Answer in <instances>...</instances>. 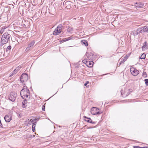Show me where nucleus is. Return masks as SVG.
Returning a JSON list of instances; mask_svg holds the SVG:
<instances>
[{"label":"nucleus","mask_w":148,"mask_h":148,"mask_svg":"<svg viewBox=\"0 0 148 148\" xmlns=\"http://www.w3.org/2000/svg\"><path fill=\"white\" fill-rule=\"evenodd\" d=\"M5 121L7 122H9L12 119V116L11 115H6L4 118Z\"/></svg>","instance_id":"1a4fd4ad"},{"label":"nucleus","mask_w":148,"mask_h":148,"mask_svg":"<svg viewBox=\"0 0 148 148\" xmlns=\"http://www.w3.org/2000/svg\"><path fill=\"white\" fill-rule=\"evenodd\" d=\"M73 37H72V36H70L68 38H63V39H62L60 40V42L61 43L63 42H66V41H67L68 40H69L71 39Z\"/></svg>","instance_id":"f8f14e48"},{"label":"nucleus","mask_w":148,"mask_h":148,"mask_svg":"<svg viewBox=\"0 0 148 148\" xmlns=\"http://www.w3.org/2000/svg\"><path fill=\"white\" fill-rule=\"evenodd\" d=\"M86 55L89 60H92V58L93 56V54L91 52H86Z\"/></svg>","instance_id":"9b49d317"},{"label":"nucleus","mask_w":148,"mask_h":148,"mask_svg":"<svg viewBox=\"0 0 148 148\" xmlns=\"http://www.w3.org/2000/svg\"><path fill=\"white\" fill-rule=\"evenodd\" d=\"M17 96V94L14 92H11L10 96L8 97V99L9 100L12 102H14Z\"/></svg>","instance_id":"423d86ee"},{"label":"nucleus","mask_w":148,"mask_h":148,"mask_svg":"<svg viewBox=\"0 0 148 148\" xmlns=\"http://www.w3.org/2000/svg\"><path fill=\"white\" fill-rule=\"evenodd\" d=\"M13 73H14V74H15L17 72H16V71H15V70L12 72Z\"/></svg>","instance_id":"72a5a7b5"},{"label":"nucleus","mask_w":148,"mask_h":148,"mask_svg":"<svg viewBox=\"0 0 148 148\" xmlns=\"http://www.w3.org/2000/svg\"><path fill=\"white\" fill-rule=\"evenodd\" d=\"M143 148V147H139V148Z\"/></svg>","instance_id":"4c0bfd02"},{"label":"nucleus","mask_w":148,"mask_h":148,"mask_svg":"<svg viewBox=\"0 0 148 148\" xmlns=\"http://www.w3.org/2000/svg\"><path fill=\"white\" fill-rule=\"evenodd\" d=\"M21 68V66H18L16 68V69H15V71H16V72H17V71Z\"/></svg>","instance_id":"5701e85b"},{"label":"nucleus","mask_w":148,"mask_h":148,"mask_svg":"<svg viewBox=\"0 0 148 148\" xmlns=\"http://www.w3.org/2000/svg\"><path fill=\"white\" fill-rule=\"evenodd\" d=\"M146 55L144 53H143L140 56V58L141 59H144L145 58Z\"/></svg>","instance_id":"aec40b11"},{"label":"nucleus","mask_w":148,"mask_h":148,"mask_svg":"<svg viewBox=\"0 0 148 148\" xmlns=\"http://www.w3.org/2000/svg\"><path fill=\"white\" fill-rule=\"evenodd\" d=\"M82 43L83 45H84L85 46H87L88 45V44L87 41H86L85 40H82Z\"/></svg>","instance_id":"f3484780"},{"label":"nucleus","mask_w":148,"mask_h":148,"mask_svg":"<svg viewBox=\"0 0 148 148\" xmlns=\"http://www.w3.org/2000/svg\"><path fill=\"white\" fill-rule=\"evenodd\" d=\"M35 42L34 40L31 41L29 44L28 46L26 49V50L28 51L30 48H32L33 46L34 45Z\"/></svg>","instance_id":"9d476101"},{"label":"nucleus","mask_w":148,"mask_h":148,"mask_svg":"<svg viewBox=\"0 0 148 148\" xmlns=\"http://www.w3.org/2000/svg\"><path fill=\"white\" fill-rule=\"evenodd\" d=\"M36 125V122L33 123L32 125V130L33 132L35 131V126Z\"/></svg>","instance_id":"dca6fc26"},{"label":"nucleus","mask_w":148,"mask_h":148,"mask_svg":"<svg viewBox=\"0 0 148 148\" xmlns=\"http://www.w3.org/2000/svg\"><path fill=\"white\" fill-rule=\"evenodd\" d=\"M22 107L23 108H25L26 107V106H27V102H26V103H25V102H22Z\"/></svg>","instance_id":"4be33fe9"},{"label":"nucleus","mask_w":148,"mask_h":148,"mask_svg":"<svg viewBox=\"0 0 148 148\" xmlns=\"http://www.w3.org/2000/svg\"><path fill=\"white\" fill-rule=\"evenodd\" d=\"M4 31V29H1L0 31V33L1 34H2Z\"/></svg>","instance_id":"a878e982"},{"label":"nucleus","mask_w":148,"mask_h":148,"mask_svg":"<svg viewBox=\"0 0 148 148\" xmlns=\"http://www.w3.org/2000/svg\"><path fill=\"white\" fill-rule=\"evenodd\" d=\"M14 74V73H13L12 72V74L9 75V77H11V76H12Z\"/></svg>","instance_id":"473e14b6"},{"label":"nucleus","mask_w":148,"mask_h":148,"mask_svg":"<svg viewBox=\"0 0 148 148\" xmlns=\"http://www.w3.org/2000/svg\"><path fill=\"white\" fill-rule=\"evenodd\" d=\"M125 61V59H123L122 61L123 62V63H124Z\"/></svg>","instance_id":"f704fd0d"},{"label":"nucleus","mask_w":148,"mask_h":148,"mask_svg":"<svg viewBox=\"0 0 148 148\" xmlns=\"http://www.w3.org/2000/svg\"><path fill=\"white\" fill-rule=\"evenodd\" d=\"M132 91V89H124L123 90H121V94L122 96L124 97H126L130 94Z\"/></svg>","instance_id":"7ed1b4c3"},{"label":"nucleus","mask_w":148,"mask_h":148,"mask_svg":"<svg viewBox=\"0 0 148 148\" xmlns=\"http://www.w3.org/2000/svg\"><path fill=\"white\" fill-rule=\"evenodd\" d=\"M130 72L134 76H136L139 73V71L136 68L131 67L130 68Z\"/></svg>","instance_id":"6e6552de"},{"label":"nucleus","mask_w":148,"mask_h":148,"mask_svg":"<svg viewBox=\"0 0 148 148\" xmlns=\"http://www.w3.org/2000/svg\"><path fill=\"white\" fill-rule=\"evenodd\" d=\"M89 82L88 81H87L86 83L84 84V86H86L87 85V84H88Z\"/></svg>","instance_id":"c756f323"},{"label":"nucleus","mask_w":148,"mask_h":148,"mask_svg":"<svg viewBox=\"0 0 148 148\" xmlns=\"http://www.w3.org/2000/svg\"><path fill=\"white\" fill-rule=\"evenodd\" d=\"M84 117L86 119L85 120V121L88 123H90L92 124L96 123L95 122H93L91 119L90 118H87L86 116H84Z\"/></svg>","instance_id":"ddd939ff"},{"label":"nucleus","mask_w":148,"mask_h":148,"mask_svg":"<svg viewBox=\"0 0 148 148\" xmlns=\"http://www.w3.org/2000/svg\"><path fill=\"white\" fill-rule=\"evenodd\" d=\"M28 79V75L26 73L23 74L20 77V80L23 83L27 81Z\"/></svg>","instance_id":"0eeeda50"},{"label":"nucleus","mask_w":148,"mask_h":148,"mask_svg":"<svg viewBox=\"0 0 148 148\" xmlns=\"http://www.w3.org/2000/svg\"><path fill=\"white\" fill-rule=\"evenodd\" d=\"M79 1H82V0H79Z\"/></svg>","instance_id":"58836bf2"},{"label":"nucleus","mask_w":148,"mask_h":148,"mask_svg":"<svg viewBox=\"0 0 148 148\" xmlns=\"http://www.w3.org/2000/svg\"><path fill=\"white\" fill-rule=\"evenodd\" d=\"M88 63L89 64H88L90 66V67H91V65L92 64H91V62H88Z\"/></svg>","instance_id":"2f4dec72"},{"label":"nucleus","mask_w":148,"mask_h":148,"mask_svg":"<svg viewBox=\"0 0 148 148\" xmlns=\"http://www.w3.org/2000/svg\"><path fill=\"white\" fill-rule=\"evenodd\" d=\"M67 32L69 33H71L73 31V28L71 27H69L67 30Z\"/></svg>","instance_id":"a211bd4d"},{"label":"nucleus","mask_w":148,"mask_h":148,"mask_svg":"<svg viewBox=\"0 0 148 148\" xmlns=\"http://www.w3.org/2000/svg\"><path fill=\"white\" fill-rule=\"evenodd\" d=\"M20 95L21 97L24 99L23 102L28 101L30 98L29 91L26 86H23V89L20 92Z\"/></svg>","instance_id":"f257e3e1"},{"label":"nucleus","mask_w":148,"mask_h":148,"mask_svg":"<svg viewBox=\"0 0 148 148\" xmlns=\"http://www.w3.org/2000/svg\"><path fill=\"white\" fill-rule=\"evenodd\" d=\"M143 75H147L146 73L145 72H143Z\"/></svg>","instance_id":"c9c22d12"},{"label":"nucleus","mask_w":148,"mask_h":148,"mask_svg":"<svg viewBox=\"0 0 148 148\" xmlns=\"http://www.w3.org/2000/svg\"><path fill=\"white\" fill-rule=\"evenodd\" d=\"M123 63V62H122V61L120 62L119 63V66L120 65H121V64Z\"/></svg>","instance_id":"c85d7f7f"},{"label":"nucleus","mask_w":148,"mask_h":148,"mask_svg":"<svg viewBox=\"0 0 148 148\" xmlns=\"http://www.w3.org/2000/svg\"><path fill=\"white\" fill-rule=\"evenodd\" d=\"M143 5L142 4L140 3H136L135 6L136 7V8H142L143 7Z\"/></svg>","instance_id":"2eb2a0df"},{"label":"nucleus","mask_w":148,"mask_h":148,"mask_svg":"<svg viewBox=\"0 0 148 148\" xmlns=\"http://www.w3.org/2000/svg\"><path fill=\"white\" fill-rule=\"evenodd\" d=\"M11 47L10 45L8 46L7 47V49L9 50H10L11 49Z\"/></svg>","instance_id":"cd10ccee"},{"label":"nucleus","mask_w":148,"mask_h":148,"mask_svg":"<svg viewBox=\"0 0 148 148\" xmlns=\"http://www.w3.org/2000/svg\"><path fill=\"white\" fill-rule=\"evenodd\" d=\"M32 122H33V120L32 119H30V120H29V122L28 124L29 125Z\"/></svg>","instance_id":"bb28decb"},{"label":"nucleus","mask_w":148,"mask_h":148,"mask_svg":"<svg viewBox=\"0 0 148 148\" xmlns=\"http://www.w3.org/2000/svg\"><path fill=\"white\" fill-rule=\"evenodd\" d=\"M11 37V35L8 32H6L3 34L1 38V45L7 43L10 41Z\"/></svg>","instance_id":"f03ea898"},{"label":"nucleus","mask_w":148,"mask_h":148,"mask_svg":"<svg viewBox=\"0 0 148 148\" xmlns=\"http://www.w3.org/2000/svg\"><path fill=\"white\" fill-rule=\"evenodd\" d=\"M145 81L146 85L148 86V79H145Z\"/></svg>","instance_id":"b1692460"},{"label":"nucleus","mask_w":148,"mask_h":148,"mask_svg":"<svg viewBox=\"0 0 148 148\" xmlns=\"http://www.w3.org/2000/svg\"><path fill=\"white\" fill-rule=\"evenodd\" d=\"M133 147L134 148H139V147L138 146H134Z\"/></svg>","instance_id":"7c9ffc66"},{"label":"nucleus","mask_w":148,"mask_h":148,"mask_svg":"<svg viewBox=\"0 0 148 148\" xmlns=\"http://www.w3.org/2000/svg\"><path fill=\"white\" fill-rule=\"evenodd\" d=\"M143 148H148V147H144Z\"/></svg>","instance_id":"e433bc0d"},{"label":"nucleus","mask_w":148,"mask_h":148,"mask_svg":"<svg viewBox=\"0 0 148 148\" xmlns=\"http://www.w3.org/2000/svg\"><path fill=\"white\" fill-rule=\"evenodd\" d=\"M62 27L63 26L62 25H59L53 32V34L57 35L60 34L61 32Z\"/></svg>","instance_id":"20e7f679"},{"label":"nucleus","mask_w":148,"mask_h":148,"mask_svg":"<svg viewBox=\"0 0 148 148\" xmlns=\"http://www.w3.org/2000/svg\"><path fill=\"white\" fill-rule=\"evenodd\" d=\"M42 110L43 111H44L45 110V106L44 105L42 106Z\"/></svg>","instance_id":"393cba45"},{"label":"nucleus","mask_w":148,"mask_h":148,"mask_svg":"<svg viewBox=\"0 0 148 148\" xmlns=\"http://www.w3.org/2000/svg\"><path fill=\"white\" fill-rule=\"evenodd\" d=\"M147 42L146 41H145L142 47V49L145 47L147 46Z\"/></svg>","instance_id":"412c9836"},{"label":"nucleus","mask_w":148,"mask_h":148,"mask_svg":"<svg viewBox=\"0 0 148 148\" xmlns=\"http://www.w3.org/2000/svg\"><path fill=\"white\" fill-rule=\"evenodd\" d=\"M136 35H137L139 33L144 32V30L143 27L141 28H139L137 29L136 31Z\"/></svg>","instance_id":"4468645a"},{"label":"nucleus","mask_w":148,"mask_h":148,"mask_svg":"<svg viewBox=\"0 0 148 148\" xmlns=\"http://www.w3.org/2000/svg\"><path fill=\"white\" fill-rule=\"evenodd\" d=\"M144 32H147L148 31V27L145 26L143 27Z\"/></svg>","instance_id":"6ab92c4d"},{"label":"nucleus","mask_w":148,"mask_h":148,"mask_svg":"<svg viewBox=\"0 0 148 148\" xmlns=\"http://www.w3.org/2000/svg\"><path fill=\"white\" fill-rule=\"evenodd\" d=\"M91 112L93 115L101 114L102 113L99 111V109L95 107H93L91 108Z\"/></svg>","instance_id":"39448f33"}]
</instances>
